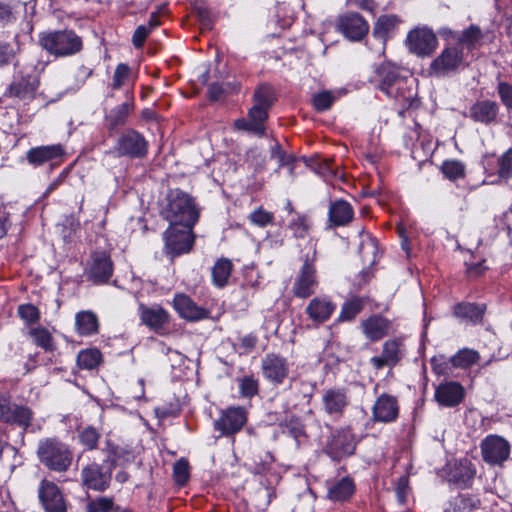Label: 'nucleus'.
I'll use <instances>...</instances> for the list:
<instances>
[{
    "label": "nucleus",
    "instance_id": "nucleus-1",
    "mask_svg": "<svg viewBox=\"0 0 512 512\" xmlns=\"http://www.w3.org/2000/svg\"><path fill=\"white\" fill-rule=\"evenodd\" d=\"M379 77V89L389 98L399 103L402 109H409L416 97L412 88L413 79L403 77L395 66L389 64L380 65L377 69Z\"/></svg>",
    "mask_w": 512,
    "mask_h": 512
},
{
    "label": "nucleus",
    "instance_id": "nucleus-2",
    "mask_svg": "<svg viewBox=\"0 0 512 512\" xmlns=\"http://www.w3.org/2000/svg\"><path fill=\"white\" fill-rule=\"evenodd\" d=\"M161 215L171 226L193 228L198 221L199 213L194 199L180 189H174L167 195V204Z\"/></svg>",
    "mask_w": 512,
    "mask_h": 512
},
{
    "label": "nucleus",
    "instance_id": "nucleus-3",
    "mask_svg": "<svg viewBox=\"0 0 512 512\" xmlns=\"http://www.w3.org/2000/svg\"><path fill=\"white\" fill-rule=\"evenodd\" d=\"M36 455L39 462L50 471L66 472L73 460L70 447L57 437H46L38 441Z\"/></svg>",
    "mask_w": 512,
    "mask_h": 512
},
{
    "label": "nucleus",
    "instance_id": "nucleus-4",
    "mask_svg": "<svg viewBox=\"0 0 512 512\" xmlns=\"http://www.w3.org/2000/svg\"><path fill=\"white\" fill-rule=\"evenodd\" d=\"M40 46L55 57H68L79 53L83 42L73 30H59L42 33L39 36Z\"/></svg>",
    "mask_w": 512,
    "mask_h": 512
},
{
    "label": "nucleus",
    "instance_id": "nucleus-5",
    "mask_svg": "<svg viewBox=\"0 0 512 512\" xmlns=\"http://www.w3.org/2000/svg\"><path fill=\"white\" fill-rule=\"evenodd\" d=\"M468 66L467 54L463 47L447 45L431 62L430 73L436 77H446L458 73Z\"/></svg>",
    "mask_w": 512,
    "mask_h": 512
},
{
    "label": "nucleus",
    "instance_id": "nucleus-6",
    "mask_svg": "<svg viewBox=\"0 0 512 512\" xmlns=\"http://www.w3.org/2000/svg\"><path fill=\"white\" fill-rule=\"evenodd\" d=\"M15 68V75L5 95L23 101L32 100L39 86V78L35 67L32 65L22 66L19 62H16Z\"/></svg>",
    "mask_w": 512,
    "mask_h": 512
},
{
    "label": "nucleus",
    "instance_id": "nucleus-7",
    "mask_svg": "<svg viewBox=\"0 0 512 512\" xmlns=\"http://www.w3.org/2000/svg\"><path fill=\"white\" fill-rule=\"evenodd\" d=\"M316 247L311 245V253L304 256V262L297 273L293 285L292 292L297 298L306 299L313 295L317 290L319 281L315 268Z\"/></svg>",
    "mask_w": 512,
    "mask_h": 512
},
{
    "label": "nucleus",
    "instance_id": "nucleus-8",
    "mask_svg": "<svg viewBox=\"0 0 512 512\" xmlns=\"http://www.w3.org/2000/svg\"><path fill=\"white\" fill-rule=\"evenodd\" d=\"M355 437L350 428H340L333 431L327 439L325 452L333 459L340 460L354 453Z\"/></svg>",
    "mask_w": 512,
    "mask_h": 512
},
{
    "label": "nucleus",
    "instance_id": "nucleus-9",
    "mask_svg": "<svg viewBox=\"0 0 512 512\" xmlns=\"http://www.w3.org/2000/svg\"><path fill=\"white\" fill-rule=\"evenodd\" d=\"M481 455L483 460L493 466H501L510 456V443L498 435L486 436L481 444Z\"/></svg>",
    "mask_w": 512,
    "mask_h": 512
},
{
    "label": "nucleus",
    "instance_id": "nucleus-10",
    "mask_svg": "<svg viewBox=\"0 0 512 512\" xmlns=\"http://www.w3.org/2000/svg\"><path fill=\"white\" fill-rule=\"evenodd\" d=\"M247 422V411L241 406H231L221 410L214 422V429L222 436H231L239 432Z\"/></svg>",
    "mask_w": 512,
    "mask_h": 512
},
{
    "label": "nucleus",
    "instance_id": "nucleus-11",
    "mask_svg": "<svg viewBox=\"0 0 512 512\" xmlns=\"http://www.w3.org/2000/svg\"><path fill=\"white\" fill-rule=\"evenodd\" d=\"M324 412L334 420L343 417L350 404L348 390L341 387H333L325 390L321 399Z\"/></svg>",
    "mask_w": 512,
    "mask_h": 512
},
{
    "label": "nucleus",
    "instance_id": "nucleus-12",
    "mask_svg": "<svg viewBox=\"0 0 512 512\" xmlns=\"http://www.w3.org/2000/svg\"><path fill=\"white\" fill-rule=\"evenodd\" d=\"M165 248L172 257L187 253L193 245L192 228L169 226L164 232Z\"/></svg>",
    "mask_w": 512,
    "mask_h": 512
},
{
    "label": "nucleus",
    "instance_id": "nucleus-13",
    "mask_svg": "<svg viewBox=\"0 0 512 512\" xmlns=\"http://www.w3.org/2000/svg\"><path fill=\"white\" fill-rule=\"evenodd\" d=\"M406 349L402 339H389L383 343L382 353L370 359L375 370H382L384 367H395L405 356Z\"/></svg>",
    "mask_w": 512,
    "mask_h": 512
},
{
    "label": "nucleus",
    "instance_id": "nucleus-14",
    "mask_svg": "<svg viewBox=\"0 0 512 512\" xmlns=\"http://www.w3.org/2000/svg\"><path fill=\"white\" fill-rule=\"evenodd\" d=\"M263 377L274 385H281L288 377L290 365L288 360L275 353H268L261 362Z\"/></svg>",
    "mask_w": 512,
    "mask_h": 512
},
{
    "label": "nucleus",
    "instance_id": "nucleus-15",
    "mask_svg": "<svg viewBox=\"0 0 512 512\" xmlns=\"http://www.w3.org/2000/svg\"><path fill=\"white\" fill-rule=\"evenodd\" d=\"M38 497L45 512H67L63 493L54 482L43 479L38 488Z\"/></svg>",
    "mask_w": 512,
    "mask_h": 512
},
{
    "label": "nucleus",
    "instance_id": "nucleus-16",
    "mask_svg": "<svg viewBox=\"0 0 512 512\" xmlns=\"http://www.w3.org/2000/svg\"><path fill=\"white\" fill-rule=\"evenodd\" d=\"M116 150L121 156L143 158L148 152V142L136 130H128L118 139Z\"/></svg>",
    "mask_w": 512,
    "mask_h": 512
},
{
    "label": "nucleus",
    "instance_id": "nucleus-17",
    "mask_svg": "<svg viewBox=\"0 0 512 512\" xmlns=\"http://www.w3.org/2000/svg\"><path fill=\"white\" fill-rule=\"evenodd\" d=\"M111 477V469H104L95 462L88 464L81 471L82 484L97 492H104L109 488Z\"/></svg>",
    "mask_w": 512,
    "mask_h": 512
},
{
    "label": "nucleus",
    "instance_id": "nucleus-18",
    "mask_svg": "<svg viewBox=\"0 0 512 512\" xmlns=\"http://www.w3.org/2000/svg\"><path fill=\"white\" fill-rule=\"evenodd\" d=\"M409 50L421 57L429 56L437 47V38L434 32L426 27L416 28L407 36Z\"/></svg>",
    "mask_w": 512,
    "mask_h": 512
},
{
    "label": "nucleus",
    "instance_id": "nucleus-19",
    "mask_svg": "<svg viewBox=\"0 0 512 512\" xmlns=\"http://www.w3.org/2000/svg\"><path fill=\"white\" fill-rule=\"evenodd\" d=\"M339 31L352 41L362 40L369 32L368 22L356 12H348L338 19Z\"/></svg>",
    "mask_w": 512,
    "mask_h": 512
},
{
    "label": "nucleus",
    "instance_id": "nucleus-20",
    "mask_svg": "<svg viewBox=\"0 0 512 512\" xmlns=\"http://www.w3.org/2000/svg\"><path fill=\"white\" fill-rule=\"evenodd\" d=\"M336 307V303L330 296L320 295L309 301L305 308V314L315 326H319L331 318Z\"/></svg>",
    "mask_w": 512,
    "mask_h": 512
},
{
    "label": "nucleus",
    "instance_id": "nucleus-21",
    "mask_svg": "<svg viewBox=\"0 0 512 512\" xmlns=\"http://www.w3.org/2000/svg\"><path fill=\"white\" fill-rule=\"evenodd\" d=\"M399 416V404L395 396L383 393L372 407V419L375 422L391 423Z\"/></svg>",
    "mask_w": 512,
    "mask_h": 512
},
{
    "label": "nucleus",
    "instance_id": "nucleus-22",
    "mask_svg": "<svg viewBox=\"0 0 512 512\" xmlns=\"http://www.w3.org/2000/svg\"><path fill=\"white\" fill-rule=\"evenodd\" d=\"M33 412L30 408L20 405H10L5 399H0V420L16 424L26 430L31 423Z\"/></svg>",
    "mask_w": 512,
    "mask_h": 512
},
{
    "label": "nucleus",
    "instance_id": "nucleus-23",
    "mask_svg": "<svg viewBox=\"0 0 512 512\" xmlns=\"http://www.w3.org/2000/svg\"><path fill=\"white\" fill-rule=\"evenodd\" d=\"M442 35H445L455 41V45L463 47V51H472L482 45L484 34L477 25H470L467 29L459 32L450 29H443Z\"/></svg>",
    "mask_w": 512,
    "mask_h": 512
},
{
    "label": "nucleus",
    "instance_id": "nucleus-24",
    "mask_svg": "<svg viewBox=\"0 0 512 512\" xmlns=\"http://www.w3.org/2000/svg\"><path fill=\"white\" fill-rule=\"evenodd\" d=\"M268 110L264 107L253 105L248 112V118L237 119L234 125L239 130L263 136L265 134L264 122L268 118Z\"/></svg>",
    "mask_w": 512,
    "mask_h": 512
},
{
    "label": "nucleus",
    "instance_id": "nucleus-25",
    "mask_svg": "<svg viewBox=\"0 0 512 512\" xmlns=\"http://www.w3.org/2000/svg\"><path fill=\"white\" fill-rule=\"evenodd\" d=\"M465 396L464 387L455 381L439 384L435 389V400L444 407H455L462 402Z\"/></svg>",
    "mask_w": 512,
    "mask_h": 512
},
{
    "label": "nucleus",
    "instance_id": "nucleus-26",
    "mask_svg": "<svg viewBox=\"0 0 512 512\" xmlns=\"http://www.w3.org/2000/svg\"><path fill=\"white\" fill-rule=\"evenodd\" d=\"M401 19L394 14H385L377 18L374 23L372 35L380 41L383 51L388 39L394 37L398 32Z\"/></svg>",
    "mask_w": 512,
    "mask_h": 512
},
{
    "label": "nucleus",
    "instance_id": "nucleus-27",
    "mask_svg": "<svg viewBox=\"0 0 512 512\" xmlns=\"http://www.w3.org/2000/svg\"><path fill=\"white\" fill-rule=\"evenodd\" d=\"M113 274V264L105 252H95L91 257L88 277L95 283L107 282Z\"/></svg>",
    "mask_w": 512,
    "mask_h": 512
},
{
    "label": "nucleus",
    "instance_id": "nucleus-28",
    "mask_svg": "<svg viewBox=\"0 0 512 512\" xmlns=\"http://www.w3.org/2000/svg\"><path fill=\"white\" fill-rule=\"evenodd\" d=\"M173 306L181 318L188 321H198L208 317L209 312L197 305L189 296L185 294H176L173 300Z\"/></svg>",
    "mask_w": 512,
    "mask_h": 512
},
{
    "label": "nucleus",
    "instance_id": "nucleus-29",
    "mask_svg": "<svg viewBox=\"0 0 512 512\" xmlns=\"http://www.w3.org/2000/svg\"><path fill=\"white\" fill-rule=\"evenodd\" d=\"M355 490V482L349 476L327 482V498L334 503L350 500Z\"/></svg>",
    "mask_w": 512,
    "mask_h": 512
},
{
    "label": "nucleus",
    "instance_id": "nucleus-30",
    "mask_svg": "<svg viewBox=\"0 0 512 512\" xmlns=\"http://www.w3.org/2000/svg\"><path fill=\"white\" fill-rule=\"evenodd\" d=\"M139 310L141 321L156 332L165 329L169 323L168 312L159 305L151 307L140 305Z\"/></svg>",
    "mask_w": 512,
    "mask_h": 512
},
{
    "label": "nucleus",
    "instance_id": "nucleus-31",
    "mask_svg": "<svg viewBox=\"0 0 512 512\" xmlns=\"http://www.w3.org/2000/svg\"><path fill=\"white\" fill-rule=\"evenodd\" d=\"M361 326L366 338L375 342L389 333L391 322L383 316L373 315L364 320Z\"/></svg>",
    "mask_w": 512,
    "mask_h": 512
},
{
    "label": "nucleus",
    "instance_id": "nucleus-32",
    "mask_svg": "<svg viewBox=\"0 0 512 512\" xmlns=\"http://www.w3.org/2000/svg\"><path fill=\"white\" fill-rule=\"evenodd\" d=\"M64 154L60 144L34 147L28 150L26 157L30 164L40 166L48 161L57 159Z\"/></svg>",
    "mask_w": 512,
    "mask_h": 512
},
{
    "label": "nucleus",
    "instance_id": "nucleus-33",
    "mask_svg": "<svg viewBox=\"0 0 512 512\" xmlns=\"http://www.w3.org/2000/svg\"><path fill=\"white\" fill-rule=\"evenodd\" d=\"M469 112L470 118L475 122L490 124L497 118L499 105L491 100L477 101L471 106Z\"/></svg>",
    "mask_w": 512,
    "mask_h": 512
},
{
    "label": "nucleus",
    "instance_id": "nucleus-34",
    "mask_svg": "<svg viewBox=\"0 0 512 512\" xmlns=\"http://www.w3.org/2000/svg\"><path fill=\"white\" fill-rule=\"evenodd\" d=\"M353 216L354 210L349 202L342 199L331 202L328 211L331 226H345L352 221Z\"/></svg>",
    "mask_w": 512,
    "mask_h": 512
},
{
    "label": "nucleus",
    "instance_id": "nucleus-35",
    "mask_svg": "<svg viewBox=\"0 0 512 512\" xmlns=\"http://www.w3.org/2000/svg\"><path fill=\"white\" fill-rule=\"evenodd\" d=\"M75 327L80 336L94 335L99 330L98 317L90 310L80 311L75 316Z\"/></svg>",
    "mask_w": 512,
    "mask_h": 512
},
{
    "label": "nucleus",
    "instance_id": "nucleus-36",
    "mask_svg": "<svg viewBox=\"0 0 512 512\" xmlns=\"http://www.w3.org/2000/svg\"><path fill=\"white\" fill-rule=\"evenodd\" d=\"M486 306L475 303H458L454 306L453 313L456 317L469 320L473 323L481 322Z\"/></svg>",
    "mask_w": 512,
    "mask_h": 512
},
{
    "label": "nucleus",
    "instance_id": "nucleus-37",
    "mask_svg": "<svg viewBox=\"0 0 512 512\" xmlns=\"http://www.w3.org/2000/svg\"><path fill=\"white\" fill-rule=\"evenodd\" d=\"M233 269L232 262L227 258L218 259L212 267V281L217 287H224Z\"/></svg>",
    "mask_w": 512,
    "mask_h": 512
},
{
    "label": "nucleus",
    "instance_id": "nucleus-38",
    "mask_svg": "<svg viewBox=\"0 0 512 512\" xmlns=\"http://www.w3.org/2000/svg\"><path fill=\"white\" fill-rule=\"evenodd\" d=\"M480 356L476 350L463 348L449 358L452 368L467 369L478 362Z\"/></svg>",
    "mask_w": 512,
    "mask_h": 512
},
{
    "label": "nucleus",
    "instance_id": "nucleus-39",
    "mask_svg": "<svg viewBox=\"0 0 512 512\" xmlns=\"http://www.w3.org/2000/svg\"><path fill=\"white\" fill-rule=\"evenodd\" d=\"M365 299L354 296L345 301L341 307L338 317L339 322H347L353 320L364 308Z\"/></svg>",
    "mask_w": 512,
    "mask_h": 512
},
{
    "label": "nucleus",
    "instance_id": "nucleus-40",
    "mask_svg": "<svg viewBox=\"0 0 512 512\" xmlns=\"http://www.w3.org/2000/svg\"><path fill=\"white\" fill-rule=\"evenodd\" d=\"M132 108L133 105L131 102H125L113 108L106 116L110 128L114 129L116 127L124 125Z\"/></svg>",
    "mask_w": 512,
    "mask_h": 512
},
{
    "label": "nucleus",
    "instance_id": "nucleus-41",
    "mask_svg": "<svg viewBox=\"0 0 512 512\" xmlns=\"http://www.w3.org/2000/svg\"><path fill=\"white\" fill-rule=\"evenodd\" d=\"M254 105L270 109L275 100V91L269 84L259 85L253 95Z\"/></svg>",
    "mask_w": 512,
    "mask_h": 512
},
{
    "label": "nucleus",
    "instance_id": "nucleus-42",
    "mask_svg": "<svg viewBox=\"0 0 512 512\" xmlns=\"http://www.w3.org/2000/svg\"><path fill=\"white\" fill-rule=\"evenodd\" d=\"M101 356L98 349L82 350L77 355V365L80 369L92 370L100 364Z\"/></svg>",
    "mask_w": 512,
    "mask_h": 512
},
{
    "label": "nucleus",
    "instance_id": "nucleus-43",
    "mask_svg": "<svg viewBox=\"0 0 512 512\" xmlns=\"http://www.w3.org/2000/svg\"><path fill=\"white\" fill-rule=\"evenodd\" d=\"M441 171L451 181H457L465 177V165L459 160L444 161L441 165Z\"/></svg>",
    "mask_w": 512,
    "mask_h": 512
},
{
    "label": "nucleus",
    "instance_id": "nucleus-44",
    "mask_svg": "<svg viewBox=\"0 0 512 512\" xmlns=\"http://www.w3.org/2000/svg\"><path fill=\"white\" fill-rule=\"evenodd\" d=\"M288 228L293 232L295 238H304L310 228L309 219L306 215L294 213L289 221Z\"/></svg>",
    "mask_w": 512,
    "mask_h": 512
},
{
    "label": "nucleus",
    "instance_id": "nucleus-45",
    "mask_svg": "<svg viewBox=\"0 0 512 512\" xmlns=\"http://www.w3.org/2000/svg\"><path fill=\"white\" fill-rule=\"evenodd\" d=\"M118 510L119 506L115 505L111 497H97L86 505V512H116Z\"/></svg>",
    "mask_w": 512,
    "mask_h": 512
},
{
    "label": "nucleus",
    "instance_id": "nucleus-46",
    "mask_svg": "<svg viewBox=\"0 0 512 512\" xmlns=\"http://www.w3.org/2000/svg\"><path fill=\"white\" fill-rule=\"evenodd\" d=\"M34 342L37 346L43 348L46 351L53 349L52 336L50 332L44 327H36L30 330Z\"/></svg>",
    "mask_w": 512,
    "mask_h": 512
},
{
    "label": "nucleus",
    "instance_id": "nucleus-47",
    "mask_svg": "<svg viewBox=\"0 0 512 512\" xmlns=\"http://www.w3.org/2000/svg\"><path fill=\"white\" fill-rule=\"evenodd\" d=\"M248 219L251 224L264 228L273 223L274 214L265 210L263 207H259L249 214Z\"/></svg>",
    "mask_w": 512,
    "mask_h": 512
},
{
    "label": "nucleus",
    "instance_id": "nucleus-48",
    "mask_svg": "<svg viewBox=\"0 0 512 512\" xmlns=\"http://www.w3.org/2000/svg\"><path fill=\"white\" fill-rule=\"evenodd\" d=\"M18 315L27 325L35 324L40 319L39 309L30 303L19 305Z\"/></svg>",
    "mask_w": 512,
    "mask_h": 512
},
{
    "label": "nucleus",
    "instance_id": "nucleus-49",
    "mask_svg": "<svg viewBox=\"0 0 512 512\" xmlns=\"http://www.w3.org/2000/svg\"><path fill=\"white\" fill-rule=\"evenodd\" d=\"M99 438V432L93 427H86L79 433V441L87 450L95 449Z\"/></svg>",
    "mask_w": 512,
    "mask_h": 512
},
{
    "label": "nucleus",
    "instance_id": "nucleus-50",
    "mask_svg": "<svg viewBox=\"0 0 512 512\" xmlns=\"http://www.w3.org/2000/svg\"><path fill=\"white\" fill-rule=\"evenodd\" d=\"M259 391V382L254 376H245L240 380L239 392L242 397L252 398Z\"/></svg>",
    "mask_w": 512,
    "mask_h": 512
},
{
    "label": "nucleus",
    "instance_id": "nucleus-51",
    "mask_svg": "<svg viewBox=\"0 0 512 512\" xmlns=\"http://www.w3.org/2000/svg\"><path fill=\"white\" fill-rule=\"evenodd\" d=\"M498 176L508 180L512 177V148L508 149L498 160Z\"/></svg>",
    "mask_w": 512,
    "mask_h": 512
},
{
    "label": "nucleus",
    "instance_id": "nucleus-52",
    "mask_svg": "<svg viewBox=\"0 0 512 512\" xmlns=\"http://www.w3.org/2000/svg\"><path fill=\"white\" fill-rule=\"evenodd\" d=\"M335 101V96L330 91H323L313 96V106L318 112L328 110Z\"/></svg>",
    "mask_w": 512,
    "mask_h": 512
},
{
    "label": "nucleus",
    "instance_id": "nucleus-53",
    "mask_svg": "<svg viewBox=\"0 0 512 512\" xmlns=\"http://www.w3.org/2000/svg\"><path fill=\"white\" fill-rule=\"evenodd\" d=\"M174 480L179 485H184L189 479V464L184 458L178 460L173 467Z\"/></svg>",
    "mask_w": 512,
    "mask_h": 512
},
{
    "label": "nucleus",
    "instance_id": "nucleus-54",
    "mask_svg": "<svg viewBox=\"0 0 512 512\" xmlns=\"http://www.w3.org/2000/svg\"><path fill=\"white\" fill-rule=\"evenodd\" d=\"M12 1L0 0V26L5 27L16 20Z\"/></svg>",
    "mask_w": 512,
    "mask_h": 512
},
{
    "label": "nucleus",
    "instance_id": "nucleus-55",
    "mask_svg": "<svg viewBox=\"0 0 512 512\" xmlns=\"http://www.w3.org/2000/svg\"><path fill=\"white\" fill-rule=\"evenodd\" d=\"M497 93L501 103L507 110H512V84L501 81L497 85Z\"/></svg>",
    "mask_w": 512,
    "mask_h": 512
},
{
    "label": "nucleus",
    "instance_id": "nucleus-56",
    "mask_svg": "<svg viewBox=\"0 0 512 512\" xmlns=\"http://www.w3.org/2000/svg\"><path fill=\"white\" fill-rule=\"evenodd\" d=\"M130 75V68L127 64L120 63L116 66L114 71L112 88L119 89L128 79Z\"/></svg>",
    "mask_w": 512,
    "mask_h": 512
},
{
    "label": "nucleus",
    "instance_id": "nucleus-57",
    "mask_svg": "<svg viewBox=\"0 0 512 512\" xmlns=\"http://www.w3.org/2000/svg\"><path fill=\"white\" fill-rule=\"evenodd\" d=\"M16 56L14 47L6 42H0V67L8 65Z\"/></svg>",
    "mask_w": 512,
    "mask_h": 512
},
{
    "label": "nucleus",
    "instance_id": "nucleus-58",
    "mask_svg": "<svg viewBox=\"0 0 512 512\" xmlns=\"http://www.w3.org/2000/svg\"><path fill=\"white\" fill-rule=\"evenodd\" d=\"M150 33H151L150 28L148 26H146V25L138 26L132 36V43H133L134 47L141 48L144 45V43Z\"/></svg>",
    "mask_w": 512,
    "mask_h": 512
},
{
    "label": "nucleus",
    "instance_id": "nucleus-59",
    "mask_svg": "<svg viewBox=\"0 0 512 512\" xmlns=\"http://www.w3.org/2000/svg\"><path fill=\"white\" fill-rule=\"evenodd\" d=\"M315 171L324 177H335L336 168L333 165V161L330 159H322L317 163Z\"/></svg>",
    "mask_w": 512,
    "mask_h": 512
},
{
    "label": "nucleus",
    "instance_id": "nucleus-60",
    "mask_svg": "<svg viewBox=\"0 0 512 512\" xmlns=\"http://www.w3.org/2000/svg\"><path fill=\"white\" fill-rule=\"evenodd\" d=\"M433 370L438 374H445L452 368L449 359L445 361L443 356H435L431 359Z\"/></svg>",
    "mask_w": 512,
    "mask_h": 512
},
{
    "label": "nucleus",
    "instance_id": "nucleus-61",
    "mask_svg": "<svg viewBox=\"0 0 512 512\" xmlns=\"http://www.w3.org/2000/svg\"><path fill=\"white\" fill-rule=\"evenodd\" d=\"M9 227V213L6 210V207L0 203V239L6 235Z\"/></svg>",
    "mask_w": 512,
    "mask_h": 512
},
{
    "label": "nucleus",
    "instance_id": "nucleus-62",
    "mask_svg": "<svg viewBox=\"0 0 512 512\" xmlns=\"http://www.w3.org/2000/svg\"><path fill=\"white\" fill-rule=\"evenodd\" d=\"M407 491H408V483L407 480L404 477H401L398 480L397 486H396V497L399 503L404 504L407 499Z\"/></svg>",
    "mask_w": 512,
    "mask_h": 512
},
{
    "label": "nucleus",
    "instance_id": "nucleus-63",
    "mask_svg": "<svg viewBox=\"0 0 512 512\" xmlns=\"http://www.w3.org/2000/svg\"><path fill=\"white\" fill-rule=\"evenodd\" d=\"M466 266V273L470 278H477L481 276L487 269V267L484 265V261L474 264H467Z\"/></svg>",
    "mask_w": 512,
    "mask_h": 512
},
{
    "label": "nucleus",
    "instance_id": "nucleus-64",
    "mask_svg": "<svg viewBox=\"0 0 512 512\" xmlns=\"http://www.w3.org/2000/svg\"><path fill=\"white\" fill-rule=\"evenodd\" d=\"M271 157L275 158L279 161L280 166L289 164V157L285 154V152L281 149L280 145L277 143L271 149Z\"/></svg>",
    "mask_w": 512,
    "mask_h": 512
}]
</instances>
